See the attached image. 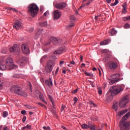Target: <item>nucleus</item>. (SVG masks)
Wrapping results in <instances>:
<instances>
[{"label": "nucleus", "instance_id": "obj_44", "mask_svg": "<svg viewBox=\"0 0 130 130\" xmlns=\"http://www.w3.org/2000/svg\"><path fill=\"white\" fill-rule=\"evenodd\" d=\"M49 15V11L47 10L46 12L44 13V16L45 17H47Z\"/></svg>", "mask_w": 130, "mask_h": 130}, {"label": "nucleus", "instance_id": "obj_48", "mask_svg": "<svg viewBox=\"0 0 130 130\" xmlns=\"http://www.w3.org/2000/svg\"><path fill=\"white\" fill-rule=\"evenodd\" d=\"M59 71V68H57L56 70L55 73V77H56V75H57V73H58V71Z\"/></svg>", "mask_w": 130, "mask_h": 130}, {"label": "nucleus", "instance_id": "obj_57", "mask_svg": "<svg viewBox=\"0 0 130 130\" xmlns=\"http://www.w3.org/2000/svg\"><path fill=\"white\" fill-rule=\"evenodd\" d=\"M70 63L71 64H75L76 62H75V61L74 60H72L71 61H70Z\"/></svg>", "mask_w": 130, "mask_h": 130}, {"label": "nucleus", "instance_id": "obj_19", "mask_svg": "<svg viewBox=\"0 0 130 130\" xmlns=\"http://www.w3.org/2000/svg\"><path fill=\"white\" fill-rule=\"evenodd\" d=\"M108 33L111 35V36H114V35H116V34H117V30H116L115 28H112L109 30Z\"/></svg>", "mask_w": 130, "mask_h": 130}, {"label": "nucleus", "instance_id": "obj_49", "mask_svg": "<svg viewBox=\"0 0 130 130\" xmlns=\"http://www.w3.org/2000/svg\"><path fill=\"white\" fill-rule=\"evenodd\" d=\"M74 104H76V103H77V102H78V98L75 96L74 99Z\"/></svg>", "mask_w": 130, "mask_h": 130}, {"label": "nucleus", "instance_id": "obj_36", "mask_svg": "<svg viewBox=\"0 0 130 130\" xmlns=\"http://www.w3.org/2000/svg\"><path fill=\"white\" fill-rule=\"evenodd\" d=\"M24 106H25V107H26L28 109H34V107H32L31 106H29L28 105H26Z\"/></svg>", "mask_w": 130, "mask_h": 130}, {"label": "nucleus", "instance_id": "obj_23", "mask_svg": "<svg viewBox=\"0 0 130 130\" xmlns=\"http://www.w3.org/2000/svg\"><path fill=\"white\" fill-rule=\"evenodd\" d=\"M127 112V109H126L118 112V116H119V117H120L121 116H122V115H123V114H125V113H126Z\"/></svg>", "mask_w": 130, "mask_h": 130}, {"label": "nucleus", "instance_id": "obj_28", "mask_svg": "<svg viewBox=\"0 0 130 130\" xmlns=\"http://www.w3.org/2000/svg\"><path fill=\"white\" fill-rule=\"evenodd\" d=\"M81 127L83 129H88L89 128V126H88V124L84 123L81 125Z\"/></svg>", "mask_w": 130, "mask_h": 130}, {"label": "nucleus", "instance_id": "obj_52", "mask_svg": "<svg viewBox=\"0 0 130 130\" xmlns=\"http://www.w3.org/2000/svg\"><path fill=\"white\" fill-rule=\"evenodd\" d=\"M100 17V15H98V16H95L94 17V20L95 21H98V19H99V17Z\"/></svg>", "mask_w": 130, "mask_h": 130}, {"label": "nucleus", "instance_id": "obj_21", "mask_svg": "<svg viewBox=\"0 0 130 130\" xmlns=\"http://www.w3.org/2000/svg\"><path fill=\"white\" fill-rule=\"evenodd\" d=\"M111 40L110 39L105 40L104 41H102L100 42L101 45H107V44H109Z\"/></svg>", "mask_w": 130, "mask_h": 130}, {"label": "nucleus", "instance_id": "obj_27", "mask_svg": "<svg viewBox=\"0 0 130 130\" xmlns=\"http://www.w3.org/2000/svg\"><path fill=\"white\" fill-rule=\"evenodd\" d=\"M8 69V67L5 64H0V71H6Z\"/></svg>", "mask_w": 130, "mask_h": 130}, {"label": "nucleus", "instance_id": "obj_63", "mask_svg": "<svg viewBox=\"0 0 130 130\" xmlns=\"http://www.w3.org/2000/svg\"><path fill=\"white\" fill-rule=\"evenodd\" d=\"M106 2L108 4H110V3H111V0H106Z\"/></svg>", "mask_w": 130, "mask_h": 130}, {"label": "nucleus", "instance_id": "obj_5", "mask_svg": "<svg viewBox=\"0 0 130 130\" xmlns=\"http://www.w3.org/2000/svg\"><path fill=\"white\" fill-rule=\"evenodd\" d=\"M54 66H55L54 61L51 60L48 61L45 68V72L46 73V74L51 73V72H52V70H53V68H54Z\"/></svg>", "mask_w": 130, "mask_h": 130}, {"label": "nucleus", "instance_id": "obj_4", "mask_svg": "<svg viewBox=\"0 0 130 130\" xmlns=\"http://www.w3.org/2000/svg\"><path fill=\"white\" fill-rule=\"evenodd\" d=\"M6 64L7 66L8 70H17L18 69V66L14 64L13 62V58L11 57H9L6 59Z\"/></svg>", "mask_w": 130, "mask_h": 130}, {"label": "nucleus", "instance_id": "obj_15", "mask_svg": "<svg viewBox=\"0 0 130 130\" xmlns=\"http://www.w3.org/2000/svg\"><path fill=\"white\" fill-rule=\"evenodd\" d=\"M61 17V12L58 10L54 11V20H58Z\"/></svg>", "mask_w": 130, "mask_h": 130}, {"label": "nucleus", "instance_id": "obj_58", "mask_svg": "<svg viewBox=\"0 0 130 130\" xmlns=\"http://www.w3.org/2000/svg\"><path fill=\"white\" fill-rule=\"evenodd\" d=\"M23 122H25L26 121V116H24L22 118Z\"/></svg>", "mask_w": 130, "mask_h": 130}, {"label": "nucleus", "instance_id": "obj_51", "mask_svg": "<svg viewBox=\"0 0 130 130\" xmlns=\"http://www.w3.org/2000/svg\"><path fill=\"white\" fill-rule=\"evenodd\" d=\"M64 108H66V106L64 105H62L61 109V111H63V110H64Z\"/></svg>", "mask_w": 130, "mask_h": 130}, {"label": "nucleus", "instance_id": "obj_20", "mask_svg": "<svg viewBox=\"0 0 130 130\" xmlns=\"http://www.w3.org/2000/svg\"><path fill=\"white\" fill-rule=\"evenodd\" d=\"M46 85L48 86V87H52L53 83H52V80L51 78H49V79L45 80Z\"/></svg>", "mask_w": 130, "mask_h": 130}, {"label": "nucleus", "instance_id": "obj_34", "mask_svg": "<svg viewBox=\"0 0 130 130\" xmlns=\"http://www.w3.org/2000/svg\"><path fill=\"white\" fill-rule=\"evenodd\" d=\"M118 3V0H115L114 3H111V7H114V6H116Z\"/></svg>", "mask_w": 130, "mask_h": 130}, {"label": "nucleus", "instance_id": "obj_56", "mask_svg": "<svg viewBox=\"0 0 130 130\" xmlns=\"http://www.w3.org/2000/svg\"><path fill=\"white\" fill-rule=\"evenodd\" d=\"M74 26H75V24L74 23H72L71 24H69L68 25V27H74Z\"/></svg>", "mask_w": 130, "mask_h": 130}, {"label": "nucleus", "instance_id": "obj_45", "mask_svg": "<svg viewBox=\"0 0 130 130\" xmlns=\"http://www.w3.org/2000/svg\"><path fill=\"white\" fill-rule=\"evenodd\" d=\"M12 78H16L17 79H19L20 78V75L19 74H14L12 76Z\"/></svg>", "mask_w": 130, "mask_h": 130}, {"label": "nucleus", "instance_id": "obj_42", "mask_svg": "<svg viewBox=\"0 0 130 130\" xmlns=\"http://www.w3.org/2000/svg\"><path fill=\"white\" fill-rule=\"evenodd\" d=\"M103 53H111V52H110L109 50L107 49H104L103 51Z\"/></svg>", "mask_w": 130, "mask_h": 130}, {"label": "nucleus", "instance_id": "obj_14", "mask_svg": "<svg viewBox=\"0 0 130 130\" xmlns=\"http://www.w3.org/2000/svg\"><path fill=\"white\" fill-rule=\"evenodd\" d=\"M118 67V63L115 61H111L109 63V68L110 70H115Z\"/></svg>", "mask_w": 130, "mask_h": 130}, {"label": "nucleus", "instance_id": "obj_38", "mask_svg": "<svg viewBox=\"0 0 130 130\" xmlns=\"http://www.w3.org/2000/svg\"><path fill=\"white\" fill-rule=\"evenodd\" d=\"M37 104H38V105H40L41 106H42V107H44V108H46V109H47V107H46V106H45L44 104L41 103H37Z\"/></svg>", "mask_w": 130, "mask_h": 130}, {"label": "nucleus", "instance_id": "obj_31", "mask_svg": "<svg viewBox=\"0 0 130 130\" xmlns=\"http://www.w3.org/2000/svg\"><path fill=\"white\" fill-rule=\"evenodd\" d=\"M47 56H48L47 55H45L43 56V57H42V58L40 59L41 62L44 61V60H45V59H46L47 58Z\"/></svg>", "mask_w": 130, "mask_h": 130}, {"label": "nucleus", "instance_id": "obj_46", "mask_svg": "<svg viewBox=\"0 0 130 130\" xmlns=\"http://www.w3.org/2000/svg\"><path fill=\"white\" fill-rule=\"evenodd\" d=\"M85 74L86 76H88V77H93V74L91 75V74L89 72H86Z\"/></svg>", "mask_w": 130, "mask_h": 130}, {"label": "nucleus", "instance_id": "obj_18", "mask_svg": "<svg viewBox=\"0 0 130 130\" xmlns=\"http://www.w3.org/2000/svg\"><path fill=\"white\" fill-rule=\"evenodd\" d=\"M122 7L123 8L122 9L121 14H125L127 12V3H126V2L124 3Z\"/></svg>", "mask_w": 130, "mask_h": 130}, {"label": "nucleus", "instance_id": "obj_26", "mask_svg": "<svg viewBox=\"0 0 130 130\" xmlns=\"http://www.w3.org/2000/svg\"><path fill=\"white\" fill-rule=\"evenodd\" d=\"M31 125L27 124L26 126L22 127L21 128V130H27V129H31Z\"/></svg>", "mask_w": 130, "mask_h": 130}, {"label": "nucleus", "instance_id": "obj_35", "mask_svg": "<svg viewBox=\"0 0 130 130\" xmlns=\"http://www.w3.org/2000/svg\"><path fill=\"white\" fill-rule=\"evenodd\" d=\"M48 98L50 99L51 103H52L53 105H54V103L53 102V100L52 99V96H51V95H48Z\"/></svg>", "mask_w": 130, "mask_h": 130}, {"label": "nucleus", "instance_id": "obj_25", "mask_svg": "<svg viewBox=\"0 0 130 130\" xmlns=\"http://www.w3.org/2000/svg\"><path fill=\"white\" fill-rule=\"evenodd\" d=\"M113 109L115 110V111H117L118 109V102H116L113 104V105L112 106Z\"/></svg>", "mask_w": 130, "mask_h": 130}, {"label": "nucleus", "instance_id": "obj_37", "mask_svg": "<svg viewBox=\"0 0 130 130\" xmlns=\"http://www.w3.org/2000/svg\"><path fill=\"white\" fill-rule=\"evenodd\" d=\"M124 29H128V28H130V25L128 23H126L124 25Z\"/></svg>", "mask_w": 130, "mask_h": 130}, {"label": "nucleus", "instance_id": "obj_43", "mask_svg": "<svg viewBox=\"0 0 130 130\" xmlns=\"http://www.w3.org/2000/svg\"><path fill=\"white\" fill-rule=\"evenodd\" d=\"M8 10H11V11H13V12H15V13H17V12H18V10H17V9L13 8H8Z\"/></svg>", "mask_w": 130, "mask_h": 130}, {"label": "nucleus", "instance_id": "obj_53", "mask_svg": "<svg viewBox=\"0 0 130 130\" xmlns=\"http://www.w3.org/2000/svg\"><path fill=\"white\" fill-rule=\"evenodd\" d=\"M2 53H4V54H6V53H7V49H4H4H3L2 50Z\"/></svg>", "mask_w": 130, "mask_h": 130}, {"label": "nucleus", "instance_id": "obj_54", "mask_svg": "<svg viewBox=\"0 0 130 130\" xmlns=\"http://www.w3.org/2000/svg\"><path fill=\"white\" fill-rule=\"evenodd\" d=\"M21 114L24 115V114H26V113H27V112L26 111V110H22L21 111Z\"/></svg>", "mask_w": 130, "mask_h": 130}, {"label": "nucleus", "instance_id": "obj_9", "mask_svg": "<svg viewBox=\"0 0 130 130\" xmlns=\"http://www.w3.org/2000/svg\"><path fill=\"white\" fill-rule=\"evenodd\" d=\"M120 127L122 130H129L130 121L126 123H122L120 124Z\"/></svg>", "mask_w": 130, "mask_h": 130}, {"label": "nucleus", "instance_id": "obj_41", "mask_svg": "<svg viewBox=\"0 0 130 130\" xmlns=\"http://www.w3.org/2000/svg\"><path fill=\"white\" fill-rule=\"evenodd\" d=\"M89 104L90 105H93V106H94V107H96V104L94 103V102H93V101H89Z\"/></svg>", "mask_w": 130, "mask_h": 130}, {"label": "nucleus", "instance_id": "obj_62", "mask_svg": "<svg viewBox=\"0 0 130 130\" xmlns=\"http://www.w3.org/2000/svg\"><path fill=\"white\" fill-rule=\"evenodd\" d=\"M63 63H64V61H60V62H59V64H60L61 66L62 64H63Z\"/></svg>", "mask_w": 130, "mask_h": 130}, {"label": "nucleus", "instance_id": "obj_30", "mask_svg": "<svg viewBox=\"0 0 130 130\" xmlns=\"http://www.w3.org/2000/svg\"><path fill=\"white\" fill-rule=\"evenodd\" d=\"M39 98L40 100H41L44 103H45V104H47V102L45 101V100H44V98H43V95L42 94H39Z\"/></svg>", "mask_w": 130, "mask_h": 130}, {"label": "nucleus", "instance_id": "obj_55", "mask_svg": "<svg viewBox=\"0 0 130 130\" xmlns=\"http://www.w3.org/2000/svg\"><path fill=\"white\" fill-rule=\"evenodd\" d=\"M91 130H96V129H95V125H93L92 126L90 127L89 128Z\"/></svg>", "mask_w": 130, "mask_h": 130}, {"label": "nucleus", "instance_id": "obj_32", "mask_svg": "<svg viewBox=\"0 0 130 130\" xmlns=\"http://www.w3.org/2000/svg\"><path fill=\"white\" fill-rule=\"evenodd\" d=\"M122 20L124 22H126V21H128V20H130V16H127V17H123Z\"/></svg>", "mask_w": 130, "mask_h": 130}, {"label": "nucleus", "instance_id": "obj_1", "mask_svg": "<svg viewBox=\"0 0 130 130\" xmlns=\"http://www.w3.org/2000/svg\"><path fill=\"white\" fill-rule=\"evenodd\" d=\"M123 91V87L121 86L118 87H114L113 89H112V95H106V102L107 103H109V102H111L112 100H113V96H116L117 94L120 93V92H122Z\"/></svg>", "mask_w": 130, "mask_h": 130}, {"label": "nucleus", "instance_id": "obj_61", "mask_svg": "<svg viewBox=\"0 0 130 130\" xmlns=\"http://www.w3.org/2000/svg\"><path fill=\"white\" fill-rule=\"evenodd\" d=\"M34 30V28L31 27L30 28L29 32H32Z\"/></svg>", "mask_w": 130, "mask_h": 130}, {"label": "nucleus", "instance_id": "obj_39", "mask_svg": "<svg viewBox=\"0 0 130 130\" xmlns=\"http://www.w3.org/2000/svg\"><path fill=\"white\" fill-rule=\"evenodd\" d=\"M8 115H9V113H8V112L4 111L3 112V117H7V116H8Z\"/></svg>", "mask_w": 130, "mask_h": 130}, {"label": "nucleus", "instance_id": "obj_64", "mask_svg": "<svg viewBox=\"0 0 130 130\" xmlns=\"http://www.w3.org/2000/svg\"><path fill=\"white\" fill-rule=\"evenodd\" d=\"M7 129H8V127L5 126V127H4L3 130H7Z\"/></svg>", "mask_w": 130, "mask_h": 130}, {"label": "nucleus", "instance_id": "obj_50", "mask_svg": "<svg viewBox=\"0 0 130 130\" xmlns=\"http://www.w3.org/2000/svg\"><path fill=\"white\" fill-rule=\"evenodd\" d=\"M77 92H78V88H76V90L72 91V93H73V94H76Z\"/></svg>", "mask_w": 130, "mask_h": 130}, {"label": "nucleus", "instance_id": "obj_22", "mask_svg": "<svg viewBox=\"0 0 130 130\" xmlns=\"http://www.w3.org/2000/svg\"><path fill=\"white\" fill-rule=\"evenodd\" d=\"M62 51H63V48H59L56 51L54 52V54H61V53H62Z\"/></svg>", "mask_w": 130, "mask_h": 130}, {"label": "nucleus", "instance_id": "obj_33", "mask_svg": "<svg viewBox=\"0 0 130 130\" xmlns=\"http://www.w3.org/2000/svg\"><path fill=\"white\" fill-rule=\"evenodd\" d=\"M75 20H76V18L75 17V16L74 15H71L70 17V21L73 22H75Z\"/></svg>", "mask_w": 130, "mask_h": 130}, {"label": "nucleus", "instance_id": "obj_24", "mask_svg": "<svg viewBox=\"0 0 130 130\" xmlns=\"http://www.w3.org/2000/svg\"><path fill=\"white\" fill-rule=\"evenodd\" d=\"M130 116V112H128L122 118V121H125V120H126L128 117Z\"/></svg>", "mask_w": 130, "mask_h": 130}, {"label": "nucleus", "instance_id": "obj_17", "mask_svg": "<svg viewBox=\"0 0 130 130\" xmlns=\"http://www.w3.org/2000/svg\"><path fill=\"white\" fill-rule=\"evenodd\" d=\"M27 58L26 57H23L18 61V62L20 67H25L27 64Z\"/></svg>", "mask_w": 130, "mask_h": 130}, {"label": "nucleus", "instance_id": "obj_2", "mask_svg": "<svg viewBox=\"0 0 130 130\" xmlns=\"http://www.w3.org/2000/svg\"><path fill=\"white\" fill-rule=\"evenodd\" d=\"M10 92L14 93L16 94V95H18V96H22V97H27V96H28L27 93L23 90L21 87L17 85H13L11 86L10 88Z\"/></svg>", "mask_w": 130, "mask_h": 130}, {"label": "nucleus", "instance_id": "obj_40", "mask_svg": "<svg viewBox=\"0 0 130 130\" xmlns=\"http://www.w3.org/2000/svg\"><path fill=\"white\" fill-rule=\"evenodd\" d=\"M87 125L88 126V128H90V127H91V126H93L94 125L92 123V122L89 121Z\"/></svg>", "mask_w": 130, "mask_h": 130}, {"label": "nucleus", "instance_id": "obj_13", "mask_svg": "<svg viewBox=\"0 0 130 130\" xmlns=\"http://www.w3.org/2000/svg\"><path fill=\"white\" fill-rule=\"evenodd\" d=\"M93 2H95V0H83V5L79 8V9H82L83 7H88V6L90 4H92Z\"/></svg>", "mask_w": 130, "mask_h": 130}, {"label": "nucleus", "instance_id": "obj_7", "mask_svg": "<svg viewBox=\"0 0 130 130\" xmlns=\"http://www.w3.org/2000/svg\"><path fill=\"white\" fill-rule=\"evenodd\" d=\"M50 41H51L53 45H59V44L62 43V39L59 38L51 37L50 38Z\"/></svg>", "mask_w": 130, "mask_h": 130}, {"label": "nucleus", "instance_id": "obj_29", "mask_svg": "<svg viewBox=\"0 0 130 130\" xmlns=\"http://www.w3.org/2000/svg\"><path fill=\"white\" fill-rule=\"evenodd\" d=\"M39 25L42 27H45V26H47V21H43L39 22Z\"/></svg>", "mask_w": 130, "mask_h": 130}, {"label": "nucleus", "instance_id": "obj_16", "mask_svg": "<svg viewBox=\"0 0 130 130\" xmlns=\"http://www.w3.org/2000/svg\"><path fill=\"white\" fill-rule=\"evenodd\" d=\"M56 9L58 10H63L66 7H67V4L64 3H58L54 6Z\"/></svg>", "mask_w": 130, "mask_h": 130}, {"label": "nucleus", "instance_id": "obj_47", "mask_svg": "<svg viewBox=\"0 0 130 130\" xmlns=\"http://www.w3.org/2000/svg\"><path fill=\"white\" fill-rule=\"evenodd\" d=\"M43 129H45V130H50V127L49 126H43Z\"/></svg>", "mask_w": 130, "mask_h": 130}, {"label": "nucleus", "instance_id": "obj_10", "mask_svg": "<svg viewBox=\"0 0 130 130\" xmlns=\"http://www.w3.org/2000/svg\"><path fill=\"white\" fill-rule=\"evenodd\" d=\"M21 49L23 53L25 54H28L30 53V49H29V46L27 44H23L21 45Z\"/></svg>", "mask_w": 130, "mask_h": 130}, {"label": "nucleus", "instance_id": "obj_6", "mask_svg": "<svg viewBox=\"0 0 130 130\" xmlns=\"http://www.w3.org/2000/svg\"><path fill=\"white\" fill-rule=\"evenodd\" d=\"M129 101V98L128 95H126L121 99L119 102V106L121 108H124V107L128 103Z\"/></svg>", "mask_w": 130, "mask_h": 130}, {"label": "nucleus", "instance_id": "obj_11", "mask_svg": "<svg viewBox=\"0 0 130 130\" xmlns=\"http://www.w3.org/2000/svg\"><path fill=\"white\" fill-rule=\"evenodd\" d=\"M13 27L16 29V30H19V29L23 28L22 22L20 20H16L13 24Z\"/></svg>", "mask_w": 130, "mask_h": 130}, {"label": "nucleus", "instance_id": "obj_3", "mask_svg": "<svg viewBox=\"0 0 130 130\" xmlns=\"http://www.w3.org/2000/svg\"><path fill=\"white\" fill-rule=\"evenodd\" d=\"M39 8L35 3L30 4L28 7V12L33 18L37 16Z\"/></svg>", "mask_w": 130, "mask_h": 130}, {"label": "nucleus", "instance_id": "obj_59", "mask_svg": "<svg viewBox=\"0 0 130 130\" xmlns=\"http://www.w3.org/2000/svg\"><path fill=\"white\" fill-rule=\"evenodd\" d=\"M98 93L100 95H102V90H99Z\"/></svg>", "mask_w": 130, "mask_h": 130}, {"label": "nucleus", "instance_id": "obj_60", "mask_svg": "<svg viewBox=\"0 0 130 130\" xmlns=\"http://www.w3.org/2000/svg\"><path fill=\"white\" fill-rule=\"evenodd\" d=\"M90 85L91 86H92L93 87H95V84H94V82H91L90 83Z\"/></svg>", "mask_w": 130, "mask_h": 130}, {"label": "nucleus", "instance_id": "obj_8", "mask_svg": "<svg viewBox=\"0 0 130 130\" xmlns=\"http://www.w3.org/2000/svg\"><path fill=\"white\" fill-rule=\"evenodd\" d=\"M10 52H13L17 55L20 54V47L17 44H14L12 47H11L9 49Z\"/></svg>", "mask_w": 130, "mask_h": 130}, {"label": "nucleus", "instance_id": "obj_12", "mask_svg": "<svg viewBox=\"0 0 130 130\" xmlns=\"http://www.w3.org/2000/svg\"><path fill=\"white\" fill-rule=\"evenodd\" d=\"M118 76V74H114L111 75V78L112 79V80H111V83H112V84L117 83V82H119V81H120V79L117 78Z\"/></svg>", "mask_w": 130, "mask_h": 130}]
</instances>
